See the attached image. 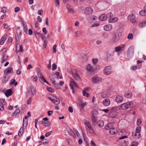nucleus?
Instances as JSON below:
<instances>
[{
    "instance_id": "1",
    "label": "nucleus",
    "mask_w": 146,
    "mask_h": 146,
    "mask_svg": "<svg viewBox=\"0 0 146 146\" xmlns=\"http://www.w3.org/2000/svg\"><path fill=\"white\" fill-rule=\"evenodd\" d=\"M133 105V103L131 102L124 103L120 105L121 110H126L131 108Z\"/></svg>"
},
{
    "instance_id": "2",
    "label": "nucleus",
    "mask_w": 146,
    "mask_h": 146,
    "mask_svg": "<svg viewBox=\"0 0 146 146\" xmlns=\"http://www.w3.org/2000/svg\"><path fill=\"white\" fill-rule=\"evenodd\" d=\"M119 33H118L117 35L115 33L114 34L111 38L110 39V42L111 43H115L119 39Z\"/></svg>"
},
{
    "instance_id": "3",
    "label": "nucleus",
    "mask_w": 146,
    "mask_h": 146,
    "mask_svg": "<svg viewBox=\"0 0 146 146\" xmlns=\"http://www.w3.org/2000/svg\"><path fill=\"white\" fill-rule=\"evenodd\" d=\"M103 72L104 74L106 75L110 74L112 72L111 66H108L105 67L104 69Z\"/></svg>"
},
{
    "instance_id": "4",
    "label": "nucleus",
    "mask_w": 146,
    "mask_h": 146,
    "mask_svg": "<svg viewBox=\"0 0 146 146\" xmlns=\"http://www.w3.org/2000/svg\"><path fill=\"white\" fill-rule=\"evenodd\" d=\"M102 80V78L101 77H98L97 76L95 75L92 78L91 81L92 83L94 84H96L101 81Z\"/></svg>"
},
{
    "instance_id": "5",
    "label": "nucleus",
    "mask_w": 146,
    "mask_h": 146,
    "mask_svg": "<svg viewBox=\"0 0 146 146\" xmlns=\"http://www.w3.org/2000/svg\"><path fill=\"white\" fill-rule=\"evenodd\" d=\"M84 124L85 126L86 127L87 129H89L91 130H93V129L92 126V125L89 121L86 119L84 120Z\"/></svg>"
},
{
    "instance_id": "6",
    "label": "nucleus",
    "mask_w": 146,
    "mask_h": 146,
    "mask_svg": "<svg viewBox=\"0 0 146 146\" xmlns=\"http://www.w3.org/2000/svg\"><path fill=\"white\" fill-rule=\"evenodd\" d=\"M135 15L133 14L129 15L128 17V19L133 24H134L137 23V21L135 19Z\"/></svg>"
},
{
    "instance_id": "7",
    "label": "nucleus",
    "mask_w": 146,
    "mask_h": 146,
    "mask_svg": "<svg viewBox=\"0 0 146 146\" xmlns=\"http://www.w3.org/2000/svg\"><path fill=\"white\" fill-rule=\"evenodd\" d=\"M93 12V9L92 8L90 7H88L84 9V13L86 15H90L92 14Z\"/></svg>"
},
{
    "instance_id": "8",
    "label": "nucleus",
    "mask_w": 146,
    "mask_h": 146,
    "mask_svg": "<svg viewBox=\"0 0 146 146\" xmlns=\"http://www.w3.org/2000/svg\"><path fill=\"white\" fill-rule=\"evenodd\" d=\"M50 99L55 104L58 105L60 103V101L59 99L56 96H53L52 98H50Z\"/></svg>"
},
{
    "instance_id": "9",
    "label": "nucleus",
    "mask_w": 146,
    "mask_h": 146,
    "mask_svg": "<svg viewBox=\"0 0 146 146\" xmlns=\"http://www.w3.org/2000/svg\"><path fill=\"white\" fill-rule=\"evenodd\" d=\"M86 69L90 73L94 72L95 70V69L92 66V65L90 64L86 66Z\"/></svg>"
},
{
    "instance_id": "10",
    "label": "nucleus",
    "mask_w": 146,
    "mask_h": 146,
    "mask_svg": "<svg viewBox=\"0 0 146 146\" xmlns=\"http://www.w3.org/2000/svg\"><path fill=\"white\" fill-rule=\"evenodd\" d=\"M112 28V26L111 24H108L104 25V30L106 31H108L111 30Z\"/></svg>"
},
{
    "instance_id": "11",
    "label": "nucleus",
    "mask_w": 146,
    "mask_h": 146,
    "mask_svg": "<svg viewBox=\"0 0 146 146\" xmlns=\"http://www.w3.org/2000/svg\"><path fill=\"white\" fill-rule=\"evenodd\" d=\"M118 115V113L115 111H111L109 114V116L111 118H115Z\"/></svg>"
},
{
    "instance_id": "12",
    "label": "nucleus",
    "mask_w": 146,
    "mask_h": 146,
    "mask_svg": "<svg viewBox=\"0 0 146 146\" xmlns=\"http://www.w3.org/2000/svg\"><path fill=\"white\" fill-rule=\"evenodd\" d=\"M123 98L122 97L118 96H117L115 99L116 102L117 103H121L123 102Z\"/></svg>"
},
{
    "instance_id": "13",
    "label": "nucleus",
    "mask_w": 146,
    "mask_h": 146,
    "mask_svg": "<svg viewBox=\"0 0 146 146\" xmlns=\"http://www.w3.org/2000/svg\"><path fill=\"white\" fill-rule=\"evenodd\" d=\"M4 72L7 75L10 73H12L13 69L11 67H9L4 70Z\"/></svg>"
},
{
    "instance_id": "14",
    "label": "nucleus",
    "mask_w": 146,
    "mask_h": 146,
    "mask_svg": "<svg viewBox=\"0 0 146 146\" xmlns=\"http://www.w3.org/2000/svg\"><path fill=\"white\" fill-rule=\"evenodd\" d=\"M110 101L108 99H104L102 102L103 104L106 106H109L110 104Z\"/></svg>"
},
{
    "instance_id": "15",
    "label": "nucleus",
    "mask_w": 146,
    "mask_h": 146,
    "mask_svg": "<svg viewBox=\"0 0 146 146\" xmlns=\"http://www.w3.org/2000/svg\"><path fill=\"white\" fill-rule=\"evenodd\" d=\"M27 116H25L23 119V127L24 128H26L27 125Z\"/></svg>"
},
{
    "instance_id": "16",
    "label": "nucleus",
    "mask_w": 146,
    "mask_h": 146,
    "mask_svg": "<svg viewBox=\"0 0 146 146\" xmlns=\"http://www.w3.org/2000/svg\"><path fill=\"white\" fill-rule=\"evenodd\" d=\"M93 112L92 120L93 123H95L97 120V118L94 115L98 113L96 111H93Z\"/></svg>"
},
{
    "instance_id": "17",
    "label": "nucleus",
    "mask_w": 146,
    "mask_h": 146,
    "mask_svg": "<svg viewBox=\"0 0 146 146\" xmlns=\"http://www.w3.org/2000/svg\"><path fill=\"white\" fill-rule=\"evenodd\" d=\"M4 93L6 96L8 97L12 95V90L11 89H9L6 91L5 92H4Z\"/></svg>"
},
{
    "instance_id": "18",
    "label": "nucleus",
    "mask_w": 146,
    "mask_h": 146,
    "mask_svg": "<svg viewBox=\"0 0 146 146\" xmlns=\"http://www.w3.org/2000/svg\"><path fill=\"white\" fill-rule=\"evenodd\" d=\"M113 127V124L112 123H110L106 125L105 126L104 128L106 130H110Z\"/></svg>"
},
{
    "instance_id": "19",
    "label": "nucleus",
    "mask_w": 146,
    "mask_h": 146,
    "mask_svg": "<svg viewBox=\"0 0 146 146\" xmlns=\"http://www.w3.org/2000/svg\"><path fill=\"white\" fill-rule=\"evenodd\" d=\"M134 52V47L133 46H131L129 47L127 50V53L129 54H133Z\"/></svg>"
},
{
    "instance_id": "20",
    "label": "nucleus",
    "mask_w": 146,
    "mask_h": 146,
    "mask_svg": "<svg viewBox=\"0 0 146 146\" xmlns=\"http://www.w3.org/2000/svg\"><path fill=\"white\" fill-rule=\"evenodd\" d=\"M111 111H115L121 110L120 106H116L110 108Z\"/></svg>"
},
{
    "instance_id": "21",
    "label": "nucleus",
    "mask_w": 146,
    "mask_h": 146,
    "mask_svg": "<svg viewBox=\"0 0 146 146\" xmlns=\"http://www.w3.org/2000/svg\"><path fill=\"white\" fill-rule=\"evenodd\" d=\"M19 47L17 46H16V53H18L19 52H21L23 51V46L21 45L19 46Z\"/></svg>"
},
{
    "instance_id": "22",
    "label": "nucleus",
    "mask_w": 146,
    "mask_h": 146,
    "mask_svg": "<svg viewBox=\"0 0 146 146\" xmlns=\"http://www.w3.org/2000/svg\"><path fill=\"white\" fill-rule=\"evenodd\" d=\"M132 136L136 139H139L140 137V134L138 133H133Z\"/></svg>"
},
{
    "instance_id": "23",
    "label": "nucleus",
    "mask_w": 146,
    "mask_h": 146,
    "mask_svg": "<svg viewBox=\"0 0 146 146\" xmlns=\"http://www.w3.org/2000/svg\"><path fill=\"white\" fill-rule=\"evenodd\" d=\"M139 26L140 27H143L146 26V20L140 22L139 24Z\"/></svg>"
},
{
    "instance_id": "24",
    "label": "nucleus",
    "mask_w": 146,
    "mask_h": 146,
    "mask_svg": "<svg viewBox=\"0 0 146 146\" xmlns=\"http://www.w3.org/2000/svg\"><path fill=\"white\" fill-rule=\"evenodd\" d=\"M97 124L100 127H103L104 125V123L102 120L98 121L97 123Z\"/></svg>"
},
{
    "instance_id": "25",
    "label": "nucleus",
    "mask_w": 146,
    "mask_h": 146,
    "mask_svg": "<svg viewBox=\"0 0 146 146\" xmlns=\"http://www.w3.org/2000/svg\"><path fill=\"white\" fill-rule=\"evenodd\" d=\"M73 76L74 78L77 80H80V77L78 74L76 73L73 74Z\"/></svg>"
},
{
    "instance_id": "26",
    "label": "nucleus",
    "mask_w": 146,
    "mask_h": 146,
    "mask_svg": "<svg viewBox=\"0 0 146 146\" xmlns=\"http://www.w3.org/2000/svg\"><path fill=\"white\" fill-rule=\"evenodd\" d=\"M124 96L127 98H130L132 96V94L131 92H126L125 93Z\"/></svg>"
},
{
    "instance_id": "27",
    "label": "nucleus",
    "mask_w": 146,
    "mask_h": 146,
    "mask_svg": "<svg viewBox=\"0 0 146 146\" xmlns=\"http://www.w3.org/2000/svg\"><path fill=\"white\" fill-rule=\"evenodd\" d=\"M107 18V17L105 14H103L100 17V19L101 21H104Z\"/></svg>"
},
{
    "instance_id": "28",
    "label": "nucleus",
    "mask_w": 146,
    "mask_h": 146,
    "mask_svg": "<svg viewBox=\"0 0 146 146\" xmlns=\"http://www.w3.org/2000/svg\"><path fill=\"white\" fill-rule=\"evenodd\" d=\"M97 17L94 15H93L90 17L89 21L91 22H93L94 21H96L97 19Z\"/></svg>"
},
{
    "instance_id": "29",
    "label": "nucleus",
    "mask_w": 146,
    "mask_h": 146,
    "mask_svg": "<svg viewBox=\"0 0 146 146\" xmlns=\"http://www.w3.org/2000/svg\"><path fill=\"white\" fill-rule=\"evenodd\" d=\"M75 82L73 80V79L71 78L70 80V88L72 89H73V85L74 84Z\"/></svg>"
},
{
    "instance_id": "30",
    "label": "nucleus",
    "mask_w": 146,
    "mask_h": 146,
    "mask_svg": "<svg viewBox=\"0 0 146 146\" xmlns=\"http://www.w3.org/2000/svg\"><path fill=\"white\" fill-rule=\"evenodd\" d=\"M31 91L32 94L33 95H35L36 94L35 88L33 86H31Z\"/></svg>"
},
{
    "instance_id": "31",
    "label": "nucleus",
    "mask_w": 146,
    "mask_h": 146,
    "mask_svg": "<svg viewBox=\"0 0 146 146\" xmlns=\"http://www.w3.org/2000/svg\"><path fill=\"white\" fill-rule=\"evenodd\" d=\"M118 21V18L117 17H114L112 19H110L109 20V23H113L117 21Z\"/></svg>"
},
{
    "instance_id": "32",
    "label": "nucleus",
    "mask_w": 146,
    "mask_h": 146,
    "mask_svg": "<svg viewBox=\"0 0 146 146\" xmlns=\"http://www.w3.org/2000/svg\"><path fill=\"white\" fill-rule=\"evenodd\" d=\"M68 133H69V134L73 137H76V135L73 132L72 130L70 129V128H69L68 130Z\"/></svg>"
},
{
    "instance_id": "33",
    "label": "nucleus",
    "mask_w": 146,
    "mask_h": 146,
    "mask_svg": "<svg viewBox=\"0 0 146 146\" xmlns=\"http://www.w3.org/2000/svg\"><path fill=\"white\" fill-rule=\"evenodd\" d=\"M52 83L54 85L55 87L56 88L59 89L61 88V87L59 84L58 83H56L55 81H52Z\"/></svg>"
},
{
    "instance_id": "34",
    "label": "nucleus",
    "mask_w": 146,
    "mask_h": 146,
    "mask_svg": "<svg viewBox=\"0 0 146 146\" xmlns=\"http://www.w3.org/2000/svg\"><path fill=\"white\" fill-rule=\"evenodd\" d=\"M8 57V56L7 55H6L5 54H4L2 58L1 62L3 63L5 61H6L7 60V58Z\"/></svg>"
},
{
    "instance_id": "35",
    "label": "nucleus",
    "mask_w": 146,
    "mask_h": 146,
    "mask_svg": "<svg viewBox=\"0 0 146 146\" xmlns=\"http://www.w3.org/2000/svg\"><path fill=\"white\" fill-rule=\"evenodd\" d=\"M116 129L114 127L109 130V132L111 135H113L115 133Z\"/></svg>"
},
{
    "instance_id": "36",
    "label": "nucleus",
    "mask_w": 146,
    "mask_h": 146,
    "mask_svg": "<svg viewBox=\"0 0 146 146\" xmlns=\"http://www.w3.org/2000/svg\"><path fill=\"white\" fill-rule=\"evenodd\" d=\"M21 22L23 26L25 31V32H26V33H27V25L26 23H25L23 21H22Z\"/></svg>"
},
{
    "instance_id": "37",
    "label": "nucleus",
    "mask_w": 146,
    "mask_h": 146,
    "mask_svg": "<svg viewBox=\"0 0 146 146\" xmlns=\"http://www.w3.org/2000/svg\"><path fill=\"white\" fill-rule=\"evenodd\" d=\"M17 82H15V80L13 79L11 80L10 84L11 85H13L14 84L15 86L17 85Z\"/></svg>"
},
{
    "instance_id": "38",
    "label": "nucleus",
    "mask_w": 146,
    "mask_h": 146,
    "mask_svg": "<svg viewBox=\"0 0 146 146\" xmlns=\"http://www.w3.org/2000/svg\"><path fill=\"white\" fill-rule=\"evenodd\" d=\"M15 37L16 38V43L17 44H19V36L18 35V33L17 32L16 33Z\"/></svg>"
},
{
    "instance_id": "39",
    "label": "nucleus",
    "mask_w": 146,
    "mask_h": 146,
    "mask_svg": "<svg viewBox=\"0 0 146 146\" xmlns=\"http://www.w3.org/2000/svg\"><path fill=\"white\" fill-rule=\"evenodd\" d=\"M139 13L141 16H146V11L145 9L144 10H141L140 11Z\"/></svg>"
},
{
    "instance_id": "40",
    "label": "nucleus",
    "mask_w": 146,
    "mask_h": 146,
    "mask_svg": "<svg viewBox=\"0 0 146 146\" xmlns=\"http://www.w3.org/2000/svg\"><path fill=\"white\" fill-rule=\"evenodd\" d=\"M39 78L40 79V82L41 83H43V82H44L45 81H46V80L44 77L42 75H40L39 76Z\"/></svg>"
},
{
    "instance_id": "41",
    "label": "nucleus",
    "mask_w": 146,
    "mask_h": 146,
    "mask_svg": "<svg viewBox=\"0 0 146 146\" xmlns=\"http://www.w3.org/2000/svg\"><path fill=\"white\" fill-rule=\"evenodd\" d=\"M8 80V79H7L6 76V75H5L2 78V82L3 83H5L7 82Z\"/></svg>"
},
{
    "instance_id": "42",
    "label": "nucleus",
    "mask_w": 146,
    "mask_h": 146,
    "mask_svg": "<svg viewBox=\"0 0 146 146\" xmlns=\"http://www.w3.org/2000/svg\"><path fill=\"white\" fill-rule=\"evenodd\" d=\"M82 133L84 140L85 141L87 140V137L83 130H82Z\"/></svg>"
},
{
    "instance_id": "43",
    "label": "nucleus",
    "mask_w": 146,
    "mask_h": 146,
    "mask_svg": "<svg viewBox=\"0 0 146 146\" xmlns=\"http://www.w3.org/2000/svg\"><path fill=\"white\" fill-rule=\"evenodd\" d=\"M82 93L83 96L87 97H89L90 96L89 94L88 93L86 92L85 90H83L82 91Z\"/></svg>"
},
{
    "instance_id": "44",
    "label": "nucleus",
    "mask_w": 146,
    "mask_h": 146,
    "mask_svg": "<svg viewBox=\"0 0 146 146\" xmlns=\"http://www.w3.org/2000/svg\"><path fill=\"white\" fill-rule=\"evenodd\" d=\"M20 112V110L19 109H17L13 113L11 116H13L15 114H19Z\"/></svg>"
},
{
    "instance_id": "45",
    "label": "nucleus",
    "mask_w": 146,
    "mask_h": 146,
    "mask_svg": "<svg viewBox=\"0 0 146 146\" xmlns=\"http://www.w3.org/2000/svg\"><path fill=\"white\" fill-rule=\"evenodd\" d=\"M121 50V48L120 46H118L115 48V51L117 52Z\"/></svg>"
},
{
    "instance_id": "46",
    "label": "nucleus",
    "mask_w": 146,
    "mask_h": 146,
    "mask_svg": "<svg viewBox=\"0 0 146 146\" xmlns=\"http://www.w3.org/2000/svg\"><path fill=\"white\" fill-rule=\"evenodd\" d=\"M82 31L81 30H80L77 31L75 34L78 36H80L82 35Z\"/></svg>"
},
{
    "instance_id": "47",
    "label": "nucleus",
    "mask_w": 146,
    "mask_h": 146,
    "mask_svg": "<svg viewBox=\"0 0 146 146\" xmlns=\"http://www.w3.org/2000/svg\"><path fill=\"white\" fill-rule=\"evenodd\" d=\"M127 38L129 40H132L133 38V35L132 33H129L127 36Z\"/></svg>"
},
{
    "instance_id": "48",
    "label": "nucleus",
    "mask_w": 146,
    "mask_h": 146,
    "mask_svg": "<svg viewBox=\"0 0 146 146\" xmlns=\"http://www.w3.org/2000/svg\"><path fill=\"white\" fill-rule=\"evenodd\" d=\"M88 104V103L86 102H85L83 103H82L80 104V105L81 107V108L83 109Z\"/></svg>"
},
{
    "instance_id": "49",
    "label": "nucleus",
    "mask_w": 146,
    "mask_h": 146,
    "mask_svg": "<svg viewBox=\"0 0 146 146\" xmlns=\"http://www.w3.org/2000/svg\"><path fill=\"white\" fill-rule=\"evenodd\" d=\"M44 125L45 126H49L50 125V124L49 121H47L43 122Z\"/></svg>"
},
{
    "instance_id": "50",
    "label": "nucleus",
    "mask_w": 146,
    "mask_h": 146,
    "mask_svg": "<svg viewBox=\"0 0 146 146\" xmlns=\"http://www.w3.org/2000/svg\"><path fill=\"white\" fill-rule=\"evenodd\" d=\"M23 129H22L21 127L20 130L19 131L18 133V135L19 137H20L22 135L23 132Z\"/></svg>"
},
{
    "instance_id": "51",
    "label": "nucleus",
    "mask_w": 146,
    "mask_h": 146,
    "mask_svg": "<svg viewBox=\"0 0 146 146\" xmlns=\"http://www.w3.org/2000/svg\"><path fill=\"white\" fill-rule=\"evenodd\" d=\"M68 12L70 13H75V10L72 8H71L68 10Z\"/></svg>"
},
{
    "instance_id": "52",
    "label": "nucleus",
    "mask_w": 146,
    "mask_h": 146,
    "mask_svg": "<svg viewBox=\"0 0 146 146\" xmlns=\"http://www.w3.org/2000/svg\"><path fill=\"white\" fill-rule=\"evenodd\" d=\"M33 34L35 36L37 37V35H38L39 36H41V34L39 32H38L37 31H35L33 32Z\"/></svg>"
},
{
    "instance_id": "53",
    "label": "nucleus",
    "mask_w": 146,
    "mask_h": 146,
    "mask_svg": "<svg viewBox=\"0 0 146 146\" xmlns=\"http://www.w3.org/2000/svg\"><path fill=\"white\" fill-rule=\"evenodd\" d=\"M113 16V15L110 12L109 13H108L106 15L107 18H110L112 17Z\"/></svg>"
},
{
    "instance_id": "54",
    "label": "nucleus",
    "mask_w": 146,
    "mask_h": 146,
    "mask_svg": "<svg viewBox=\"0 0 146 146\" xmlns=\"http://www.w3.org/2000/svg\"><path fill=\"white\" fill-rule=\"evenodd\" d=\"M128 145V142L127 141H124L122 143V146H127Z\"/></svg>"
},
{
    "instance_id": "55",
    "label": "nucleus",
    "mask_w": 146,
    "mask_h": 146,
    "mask_svg": "<svg viewBox=\"0 0 146 146\" xmlns=\"http://www.w3.org/2000/svg\"><path fill=\"white\" fill-rule=\"evenodd\" d=\"M7 35H5L2 37L1 39L2 40H3L4 41H5L7 39Z\"/></svg>"
},
{
    "instance_id": "56",
    "label": "nucleus",
    "mask_w": 146,
    "mask_h": 146,
    "mask_svg": "<svg viewBox=\"0 0 146 146\" xmlns=\"http://www.w3.org/2000/svg\"><path fill=\"white\" fill-rule=\"evenodd\" d=\"M52 70H55L57 68V65L55 64L54 63L52 65Z\"/></svg>"
},
{
    "instance_id": "57",
    "label": "nucleus",
    "mask_w": 146,
    "mask_h": 146,
    "mask_svg": "<svg viewBox=\"0 0 146 146\" xmlns=\"http://www.w3.org/2000/svg\"><path fill=\"white\" fill-rule=\"evenodd\" d=\"M47 90L48 91L51 92H54V90L53 88L51 87H49L47 88Z\"/></svg>"
},
{
    "instance_id": "58",
    "label": "nucleus",
    "mask_w": 146,
    "mask_h": 146,
    "mask_svg": "<svg viewBox=\"0 0 146 146\" xmlns=\"http://www.w3.org/2000/svg\"><path fill=\"white\" fill-rule=\"evenodd\" d=\"M98 60L97 59H92V61L94 64H96L98 62Z\"/></svg>"
},
{
    "instance_id": "59",
    "label": "nucleus",
    "mask_w": 146,
    "mask_h": 146,
    "mask_svg": "<svg viewBox=\"0 0 146 146\" xmlns=\"http://www.w3.org/2000/svg\"><path fill=\"white\" fill-rule=\"evenodd\" d=\"M138 145V143L137 142H133L132 143L131 146H137Z\"/></svg>"
},
{
    "instance_id": "60",
    "label": "nucleus",
    "mask_w": 146,
    "mask_h": 146,
    "mask_svg": "<svg viewBox=\"0 0 146 146\" xmlns=\"http://www.w3.org/2000/svg\"><path fill=\"white\" fill-rule=\"evenodd\" d=\"M141 129V127H137L136 128L135 132L138 133H139V132L140 131Z\"/></svg>"
},
{
    "instance_id": "61",
    "label": "nucleus",
    "mask_w": 146,
    "mask_h": 146,
    "mask_svg": "<svg viewBox=\"0 0 146 146\" xmlns=\"http://www.w3.org/2000/svg\"><path fill=\"white\" fill-rule=\"evenodd\" d=\"M4 109L3 104H2L0 103V110L1 111H2Z\"/></svg>"
},
{
    "instance_id": "62",
    "label": "nucleus",
    "mask_w": 146,
    "mask_h": 146,
    "mask_svg": "<svg viewBox=\"0 0 146 146\" xmlns=\"http://www.w3.org/2000/svg\"><path fill=\"white\" fill-rule=\"evenodd\" d=\"M67 71L70 74H72L73 73L72 72V70L70 68H67Z\"/></svg>"
},
{
    "instance_id": "63",
    "label": "nucleus",
    "mask_w": 146,
    "mask_h": 146,
    "mask_svg": "<svg viewBox=\"0 0 146 146\" xmlns=\"http://www.w3.org/2000/svg\"><path fill=\"white\" fill-rule=\"evenodd\" d=\"M141 123V121L140 119H138L137 121V124L138 125H140Z\"/></svg>"
},
{
    "instance_id": "64",
    "label": "nucleus",
    "mask_w": 146,
    "mask_h": 146,
    "mask_svg": "<svg viewBox=\"0 0 146 146\" xmlns=\"http://www.w3.org/2000/svg\"><path fill=\"white\" fill-rule=\"evenodd\" d=\"M90 142V145L91 146H97L94 142L93 141H91Z\"/></svg>"
}]
</instances>
